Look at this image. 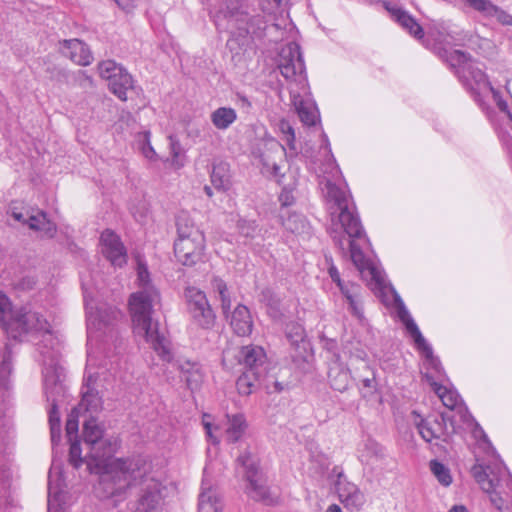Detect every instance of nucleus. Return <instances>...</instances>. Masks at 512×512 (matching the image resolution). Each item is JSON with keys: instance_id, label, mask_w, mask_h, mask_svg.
<instances>
[{"instance_id": "nucleus-37", "label": "nucleus", "mask_w": 512, "mask_h": 512, "mask_svg": "<svg viewBox=\"0 0 512 512\" xmlns=\"http://www.w3.org/2000/svg\"><path fill=\"white\" fill-rule=\"evenodd\" d=\"M429 469L432 475L435 477L437 482L442 487H449L453 482V475L450 468L437 459H433L429 462Z\"/></svg>"}, {"instance_id": "nucleus-46", "label": "nucleus", "mask_w": 512, "mask_h": 512, "mask_svg": "<svg viewBox=\"0 0 512 512\" xmlns=\"http://www.w3.org/2000/svg\"><path fill=\"white\" fill-rule=\"evenodd\" d=\"M150 137L151 134L149 131L144 132L139 139V148L145 158L154 160L157 154L151 145Z\"/></svg>"}, {"instance_id": "nucleus-52", "label": "nucleus", "mask_w": 512, "mask_h": 512, "mask_svg": "<svg viewBox=\"0 0 512 512\" xmlns=\"http://www.w3.org/2000/svg\"><path fill=\"white\" fill-rule=\"evenodd\" d=\"M59 490L58 487H54L51 480L48 482V512L51 511L54 501H58Z\"/></svg>"}, {"instance_id": "nucleus-51", "label": "nucleus", "mask_w": 512, "mask_h": 512, "mask_svg": "<svg viewBox=\"0 0 512 512\" xmlns=\"http://www.w3.org/2000/svg\"><path fill=\"white\" fill-rule=\"evenodd\" d=\"M348 310L357 319H359V320L363 319V317H364L363 297L360 296L353 302H350L348 304Z\"/></svg>"}, {"instance_id": "nucleus-14", "label": "nucleus", "mask_w": 512, "mask_h": 512, "mask_svg": "<svg viewBox=\"0 0 512 512\" xmlns=\"http://www.w3.org/2000/svg\"><path fill=\"white\" fill-rule=\"evenodd\" d=\"M97 376L86 371L82 386V399L74 409L83 417H95L103 408V400L96 389Z\"/></svg>"}, {"instance_id": "nucleus-44", "label": "nucleus", "mask_w": 512, "mask_h": 512, "mask_svg": "<svg viewBox=\"0 0 512 512\" xmlns=\"http://www.w3.org/2000/svg\"><path fill=\"white\" fill-rule=\"evenodd\" d=\"M237 229L240 235L250 239L255 238L260 232L256 221L249 219H239L237 222Z\"/></svg>"}, {"instance_id": "nucleus-48", "label": "nucleus", "mask_w": 512, "mask_h": 512, "mask_svg": "<svg viewBox=\"0 0 512 512\" xmlns=\"http://www.w3.org/2000/svg\"><path fill=\"white\" fill-rule=\"evenodd\" d=\"M286 2L287 0H266L262 10L270 15L281 14L285 11Z\"/></svg>"}, {"instance_id": "nucleus-13", "label": "nucleus", "mask_w": 512, "mask_h": 512, "mask_svg": "<svg viewBox=\"0 0 512 512\" xmlns=\"http://www.w3.org/2000/svg\"><path fill=\"white\" fill-rule=\"evenodd\" d=\"M285 156L286 150L283 144L274 138L265 139L263 148L259 150L258 155L262 163V173L274 178L282 177L280 164L284 161Z\"/></svg>"}, {"instance_id": "nucleus-40", "label": "nucleus", "mask_w": 512, "mask_h": 512, "mask_svg": "<svg viewBox=\"0 0 512 512\" xmlns=\"http://www.w3.org/2000/svg\"><path fill=\"white\" fill-rule=\"evenodd\" d=\"M286 338L291 343V345L298 347L300 343L304 341L305 331L302 325L290 322L286 325L285 329Z\"/></svg>"}, {"instance_id": "nucleus-12", "label": "nucleus", "mask_w": 512, "mask_h": 512, "mask_svg": "<svg viewBox=\"0 0 512 512\" xmlns=\"http://www.w3.org/2000/svg\"><path fill=\"white\" fill-rule=\"evenodd\" d=\"M184 295L188 312L194 323L203 329H210L214 325L215 314L206 294L196 287L189 286L185 289Z\"/></svg>"}, {"instance_id": "nucleus-64", "label": "nucleus", "mask_w": 512, "mask_h": 512, "mask_svg": "<svg viewBox=\"0 0 512 512\" xmlns=\"http://www.w3.org/2000/svg\"><path fill=\"white\" fill-rule=\"evenodd\" d=\"M508 148L510 151H512V139H510L508 142Z\"/></svg>"}, {"instance_id": "nucleus-22", "label": "nucleus", "mask_w": 512, "mask_h": 512, "mask_svg": "<svg viewBox=\"0 0 512 512\" xmlns=\"http://www.w3.org/2000/svg\"><path fill=\"white\" fill-rule=\"evenodd\" d=\"M304 155L307 158H310L312 164H321L325 168L321 169L322 172L327 173L330 169V172L335 174H341L338 165L336 164L334 155L331 151L330 142L325 133H322V144L319 148V151L316 155H308V151L305 150Z\"/></svg>"}, {"instance_id": "nucleus-17", "label": "nucleus", "mask_w": 512, "mask_h": 512, "mask_svg": "<svg viewBox=\"0 0 512 512\" xmlns=\"http://www.w3.org/2000/svg\"><path fill=\"white\" fill-rule=\"evenodd\" d=\"M205 248V237L200 236V240L196 241V237L191 239H176L174 242V253L177 260L186 266L196 264L203 254Z\"/></svg>"}, {"instance_id": "nucleus-23", "label": "nucleus", "mask_w": 512, "mask_h": 512, "mask_svg": "<svg viewBox=\"0 0 512 512\" xmlns=\"http://www.w3.org/2000/svg\"><path fill=\"white\" fill-rule=\"evenodd\" d=\"M207 470L204 469L202 480V491L199 495L198 512H220L222 509L221 500L217 497L216 491L206 479Z\"/></svg>"}, {"instance_id": "nucleus-50", "label": "nucleus", "mask_w": 512, "mask_h": 512, "mask_svg": "<svg viewBox=\"0 0 512 512\" xmlns=\"http://www.w3.org/2000/svg\"><path fill=\"white\" fill-rule=\"evenodd\" d=\"M259 300L266 306L277 309L279 305V298L274 294L270 288H265L259 295Z\"/></svg>"}, {"instance_id": "nucleus-34", "label": "nucleus", "mask_w": 512, "mask_h": 512, "mask_svg": "<svg viewBox=\"0 0 512 512\" xmlns=\"http://www.w3.org/2000/svg\"><path fill=\"white\" fill-rule=\"evenodd\" d=\"M211 183L217 190H226L230 183L229 165L224 161L213 163L210 174Z\"/></svg>"}, {"instance_id": "nucleus-36", "label": "nucleus", "mask_w": 512, "mask_h": 512, "mask_svg": "<svg viewBox=\"0 0 512 512\" xmlns=\"http://www.w3.org/2000/svg\"><path fill=\"white\" fill-rule=\"evenodd\" d=\"M283 226L287 231L300 236H308L311 230V226L306 218L297 213L289 215L288 218L283 221Z\"/></svg>"}, {"instance_id": "nucleus-4", "label": "nucleus", "mask_w": 512, "mask_h": 512, "mask_svg": "<svg viewBox=\"0 0 512 512\" xmlns=\"http://www.w3.org/2000/svg\"><path fill=\"white\" fill-rule=\"evenodd\" d=\"M427 35L434 41L432 49L448 63L477 104L484 109V99L491 95L508 123L512 125V110L509 109L500 92L491 85L484 72L483 64L473 60L470 55L461 50L448 49L452 45V36L449 33L430 30Z\"/></svg>"}, {"instance_id": "nucleus-6", "label": "nucleus", "mask_w": 512, "mask_h": 512, "mask_svg": "<svg viewBox=\"0 0 512 512\" xmlns=\"http://www.w3.org/2000/svg\"><path fill=\"white\" fill-rule=\"evenodd\" d=\"M159 302L158 290H137L129 297V310L134 334L144 338L163 361L170 363L173 355L169 342L159 331L158 321L152 318L153 308Z\"/></svg>"}, {"instance_id": "nucleus-20", "label": "nucleus", "mask_w": 512, "mask_h": 512, "mask_svg": "<svg viewBox=\"0 0 512 512\" xmlns=\"http://www.w3.org/2000/svg\"><path fill=\"white\" fill-rule=\"evenodd\" d=\"M341 477L342 474H339V480L336 485L340 501L348 509L359 510L365 502L364 494L355 484L350 482H342Z\"/></svg>"}, {"instance_id": "nucleus-10", "label": "nucleus", "mask_w": 512, "mask_h": 512, "mask_svg": "<svg viewBox=\"0 0 512 512\" xmlns=\"http://www.w3.org/2000/svg\"><path fill=\"white\" fill-rule=\"evenodd\" d=\"M141 464L143 473L134 479L123 492L107 498L122 496L130 487L139 485L140 491L134 512H161L164 503V486L160 481L147 474V464L143 459H141Z\"/></svg>"}, {"instance_id": "nucleus-18", "label": "nucleus", "mask_w": 512, "mask_h": 512, "mask_svg": "<svg viewBox=\"0 0 512 512\" xmlns=\"http://www.w3.org/2000/svg\"><path fill=\"white\" fill-rule=\"evenodd\" d=\"M237 358L243 370L266 374L267 355L263 347L253 344L242 346Z\"/></svg>"}, {"instance_id": "nucleus-3", "label": "nucleus", "mask_w": 512, "mask_h": 512, "mask_svg": "<svg viewBox=\"0 0 512 512\" xmlns=\"http://www.w3.org/2000/svg\"><path fill=\"white\" fill-rule=\"evenodd\" d=\"M8 328H15L19 333L37 332L42 339L37 343V349L42 357L43 386L47 401L51 403L49 409V425L52 446H56L61 439L60 414L58 401L66 392L62 382L64 368L60 364V344L51 333L50 324L40 313L31 311L27 307L15 310L12 318L7 322Z\"/></svg>"}, {"instance_id": "nucleus-24", "label": "nucleus", "mask_w": 512, "mask_h": 512, "mask_svg": "<svg viewBox=\"0 0 512 512\" xmlns=\"http://www.w3.org/2000/svg\"><path fill=\"white\" fill-rule=\"evenodd\" d=\"M230 325L238 336L250 335L253 321L249 309L244 305H238L232 312Z\"/></svg>"}, {"instance_id": "nucleus-35", "label": "nucleus", "mask_w": 512, "mask_h": 512, "mask_svg": "<svg viewBox=\"0 0 512 512\" xmlns=\"http://www.w3.org/2000/svg\"><path fill=\"white\" fill-rule=\"evenodd\" d=\"M264 374L259 372H250L243 370L236 381V387L241 395H250L258 386L260 379Z\"/></svg>"}, {"instance_id": "nucleus-59", "label": "nucleus", "mask_w": 512, "mask_h": 512, "mask_svg": "<svg viewBox=\"0 0 512 512\" xmlns=\"http://www.w3.org/2000/svg\"><path fill=\"white\" fill-rule=\"evenodd\" d=\"M10 370V363L4 359L0 364V374L5 373Z\"/></svg>"}, {"instance_id": "nucleus-39", "label": "nucleus", "mask_w": 512, "mask_h": 512, "mask_svg": "<svg viewBox=\"0 0 512 512\" xmlns=\"http://www.w3.org/2000/svg\"><path fill=\"white\" fill-rule=\"evenodd\" d=\"M168 139L172 165L176 169L182 168L185 165V156L181 143L174 135H169Z\"/></svg>"}, {"instance_id": "nucleus-33", "label": "nucleus", "mask_w": 512, "mask_h": 512, "mask_svg": "<svg viewBox=\"0 0 512 512\" xmlns=\"http://www.w3.org/2000/svg\"><path fill=\"white\" fill-rule=\"evenodd\" d=\"M475 11L488 18H495L504 25H512V16L494 5L490 0H481Z\"/></svg>"}, {"instance_id": "nucleus-62", "label": "nucleus", "mask_w": 512, "mask_h": 512, "mask_svg": "<svg viewBox=\"0 0 512 512\" xmlns=\"http://www.w3.org/2000/svg\"><path fill=\"white\" fill-rule=\"evenodd\" d=\"M239 98H240V100H241V102H242V104H243V105H245V106H247V107H250V106H251V103H250V101L247 99V97H245V96H240Z\"/></svg>"}, {"instance_id": "nucleus-61", "label": "nucleus", "mask_w": 512, "mask_h": 512, "mask_svg": "<svg viewBox=\"0 0 512 512\" xmlns=\"http://www.w3.org/2000/svg\"><path fill=\"white\" fill-rule=\"evenodd\" d=\"M326 512H342V510L337 504H332L327 508Z\"/></svg>"}, {"instance_id": "nucleus-56", "label": "nucleus", "mask_w": 512, "mask_h": 512, "mask_svg": "<svg viewBox=\"0 0 512 512\" xmlns=\"http://www.w3.org/2000/svg\"><path fill=\"white\" fill-rule=\"evenodd\" d=\"M203 425L206 431V435L213 444L219 443V439L212 432V424L203 420Z\"/></svg>"}, {"instance_id": "nucleus-26", "label": "nucleus", "mask_w": 512, "mask_h": 512, "mask_svg": "<svg viewBox=\"0 0 512 512\" xmlns=\"http://www.w3.org/2000/svg\"><path fill=\"white\" fill-rule=\"evenodd\" d=\"M385 457L384 448L373 439H366L358 449L359 460L367 466H374Z\"/></svg>"}, {"instance_id": "nucleus-47", "label": "nucleus", "mask_w": 512, "mask_h": 512, "mask_svg": "<svg viewBox=\"0 0 512 512\" xmlns=\"http://www.w3.org/2000/svg\"><path fill=\"white\" fill-rule=\"evenodd\" d=\"M340 291L348 304L362 296V287L351 282H347L346 285L341 286Z\"/></svg>"}, {"instance_id": "nucleus-1", "label": "nucleus", "mask_w": 512, "mask_h": 512, "mask_svg": "<svg viewBox=\"0 0 512 512\" xmlns=\"http://www.w3.org/2000/svg\"><path fill=\"white\" fill-rule=\"evenodd\" d=\"M326 201L339 210L338 218L344 231V234L331 231L334 244L343 252L347 244L350 258L362 277L369 278L373 289L378 290L381 295L385 296L388 292L391 294L396 306L397 317L413 339L416 349L424 357L426 371L423 373V378L431 385L445 407L450 410L457 409L459 412L466 410L457 390L437 382L438 380L442 381L446 376L439 358L434 356L432 346L422 335L400 296L387 283L385 274L366 257L364 248L370 246V243L358 215L349 207V199H326Z\"/></svg>"}, {"instance_id": "nucleus-27", "label": "nucleus", "mask_w": 512, "mask_h": 512, "mask_svg": "<svg viewBox=\"0 0 512 512\" xmlns=\"http://www.w3.org/2000/svg\"><path fill=\"white\" fill-rule=\"evenodd\" d=\"M28 227L46 238H53L57 231L56 224L47 218L45 212L39 210L29 215Z\"/></svg>"}, {"instance_id": "nucleus-45", "label": "nucleus", "mask_w": 512, "mask_h": 512, "mask_svg": "<svg viewBox=\"0 0 512 512\" xmlns=\"http://www.w3.org/2000/svg\"><path fill=\"white\" fill-rule=\"evenodd\" d=\"M14 312L15 310L12 308L9 297L0 290V321L7 325V322L10 321Z\"/></svg>"}, {"instance_id": "nucleus-42", "label": "nucleus", "mask_w": 512, "mask_h": 512, "mask_svg": "<svg viewBox=\"0 0 512 512\" xmlns=\"http://www.w3.org/2000/svg\"><path fill=\"white\" fill-rule=\"evenodd\" d=\"M122 66L117 64L114 60H105L98 64V71L100 76L110 82L114 76L122 70Z\"/></svg>"}, {"instance_id": "nucleus-31", "label": "nucleus", "mask_w": 512, "mask_h": 512, "mask_svg": "<svg viewBox=\"0 0 512 512\" xmlns=\"http://www.w3.org/2000/svg\"><path fill=\"white\" fill-rule=\"evenodd\" d=\"M328 378L332 389L344 392L349 387L351 376L347 368L336 363L330 367Z\"/></svg>"}, {"instance_id": "nucleus-30", "label": "nucleus", "mask_w": 512, "mask_h": 512, "mask_svg": "<svg viewBox=\"0 0 512 512\" xmlns=\"http://www.w3.org/2000/svg\"><path fill=\"white\" fill-rule=\"evenodd\" d=\"M210 120L217 130L226 131L236 122L237 112L232 107H218L210 114Z\"/></svg>"}, {"instance_id": "nucleus-57", "label": "nucleus", "mask_w": 512, "mask_h": 512, "mask_svg": "<svg viewBox=\"0 0 512 512\" xmlns=\"http://www.w3.org/2000/svg\"><path fill=\"white\" fill-rule=\"evenodd\" d=\"M362 384H363L364 388H368L370 390H375L376 389V381H375L374 377L363 379L362 380Z\"/></svg>"}, {"instance_id": "nucleus-32", "label": "nucleus", "mask_w": 512, "mask_h": 512, "mask_svg": "<svg viewBox=\"0 0 512 512\" xmlns=\"http://www.w3.org/2000/svg\"><path fill=\"white\" fill-rule=\"evenodd\" d=\"M177 239H191L196 237V241L200 240V236L204 235L194 224L193 220L186 212H181L176 218Z\"/></svg>"}, {"instance_id": "nucleus-9", "label": "nucleus", "mask_w": 512, "mask_h": 512, "mask_svg": "<svg viewBox=\"0 0 512 512\" xmlns=\"http://www.w3.org/2000/svg\"><path fill=\"white\" fill-rule=\"evenodd\" d=\"M83 290L86 308L88 344H90L93 339L98 340L108 335L112 337L116 332V322L122 317L120 310L106 304L94 306L87 300L88 292L84 284Z\"/></svg>"}, {"instance_id": "nucleus-63", "label": "nucleus", "mask_w": 512, "mask_h": 512, "mask_svg": "<svg viewBox=\"0 0 512 512\" xmlns=\"http://www.w3.org/2000/svg\"><path fill=\"white\" fill-rule=\"evenodd\" d=\"M204 191H205V193H206V195H207L208 197H212V195H213V191H212V188H211L210 186L206 185V186L204 187Z\"/></svg>"}, {"instance_id": "nucleus-53", "label": "nucleus", "mask_w": 512, "mask_h": 512, "mask_svg": "<svg viewBox=\"0 0 512 512\" xmlns=\"http://www.w3.org/2000/svg\"><path fill=\"white\" fill-rule=\"evenodd\" d=\"M328 274H329L331 280L334 283H336V285L338 286L339 289L341 288V286H344L347 284L346 282L342 281V279L340 277V273L335 265L331 264L329 266Z\"/></svg>"}, {"instance_id": "nucleus-49", "label": "nucleus", "mask_w": 512, "mask_h": 512, "mask_svg": "<svg viewBox=\"0 0 512 512\" xmlns=\"http://www.w3.org/2000/svg\"><path fill=\"white\" fill-rule=\"evenodd\" d=\"M280 130L283 134V141L290 148V150H296L295 147V132L289 122L282 121L280 123Z\"/></svg>"}, {"instance_id": "nucleus-60", "label": "nucleus", "mask_w": 512, "mask_h": 512, "mask_svg": "<svg viewBox=\"0 0 512 512\" xmlns=\"http://www.w3.org/2000/svg\"><path fill=\"white\" fill-rule=\"evenodd\" d=\"M35 284L33 279H24L21 283L23 288H31Z\"/></svg>"}, {"instance_id": "nucleus-5", "label": "nucleus", "mask_w": 512, "mask_h": 512, "mask_svg": "<svg viewBox=\"0 0 512 512\" xmlns=\"http://www.w3.org/2000/svg\"><path fill=\"white\" fill-rule=\"evenodd\" d=\"M277 67L288 82L297 86V90L290 88V97L301 122L306 126H314L320 120V115L316 104L301 94L306 92L308 83L299 44L289 42L281 48L277 57Z\"/></svg>"}, {"instance_id": "nucleus-28", "label": "nucleus", "mask_w": 512, "mask_h": 512, "mask_svg": "<svg viewBox=\"0 0 512 512\" xmlns=\"http://www.w3.org/2000/svg\"><path fill=\"white\" fill-rule=\"evenodd\" d=\"M109 90L121 101L127 100V92L133 88L132 76L123 67L118 75L108 82Z\"/></svg>"}, {"instance_id": "nucleus-8", "label": "nucleus", "mask_w": 512, "mask_h": 512, "mask_svg": "<svg viewBox=\"0 0 512 512\" xmlns=\"http://www.w3.org/2000/svg\"><path fill=\"white\" fill-rule=\"evenodd\" d=\"M237 463L244 469L247 495L266 506L276 505L279 502V495L267 485L266 478L260 471L256 458L246 451L238 456Z\"/></svg>"}, {"instance_id": "nucleus-29", "label": "nucleus", "mask_w": 512, "mask_h": 512, "mask_svg": "<svg viewBox=\"0 0 512 512\" xmlns=\"http://www.w3.org/2000/svg\"><path fill=\"white\" fill-rule=\"evenodd\" d=\"M227 427L225 430L226 440L230 443L239 441L247 429L245 416L241 413L226 415Z\"/></svg>"}, {"instance_id": "nucleus-25", "label": "nucleus", "mask_w": 512, "mask_h": 512, "mask_svg": "<svg viewBox=\"0 0 512 512\" xmlns=\"http://www.w3.org/2000/svg\"><path fill=\"white\" fill-rule=\"evenodd\" d=\"M177 368L182 374V379L191 390H197L203 382V372L199 363L178 360Z\"/></svg>"}, {"instance_id": "nucleus-7", "label": "nucleus", "mask_w": 512, "mask_h": 512, "mask_svg": "<svg viewBox=\"0 0 512 512\" xmlns=\"http://www.w3.org/2000/svg\"><path fill=\"white\" fill-rule=\"evenodd\" d=\"M211 14L219 31H230L227 46L231 50L235 44L239 48L246 45L250 34L261 36L266 27L262 16L248 17L247 12L242 10L240 0H222L219 11H211Z\"/></svg>"}, {"instance_id": "nucleus-15", "label": "nucleus", "mask_w": 512, "mask_h": 512, "mask_svg": "<svg viewBox=\"0 0 512 512\" xmlns=\"http://www.w3.org/2000/svg\"><path fill=\"white\" fill-rule=\"evenodd\" d=\"M415 414V425L421 437L426 442H432L434 439H439L444 442L448 441L449 432L447 430V420L449 418L445 414L438 416H429L422 418L420 415Z\"/></svg>"}, {"instance_id": "nucleus-16", "label": "nucleus", "mask_w": 512, "mask_h": 512, "mask_svg": "<svg viewBox=\"0 0 512 512\" xmlns=\"http://www.w3.org/2000/svg\"><path fill=\"white\" fill-rule=\"evenodd\" d=\"M101 252L114 266L123 267L127 263V251L120 237L110 229H106L100 236Z\"/></svg>"}, {"instance_id": "nucleus-54", "label": "nucleus", "mask_w": 512, "mask_h": 512, "mask_svg": "<svg viewBox=\"0 0 512 512\" xmlns=\"http://www.w3.org/2000/svg\"><path fill=\"white\" fill-rule=\"evenodd\" d=\"M279 201H280L281 205L285 206V207L292 205L294 202V197H293L292 192L290 190H288L287 188H284L279 195Z\"/></svg>"}, {"instance_id": "nucleus-43", "label": "nucleus", "mask_w": 512, "mask_h": 512, "mask_svg": "<svg viewBox=\"0 0 512 512\" xmlns=\"http://www.w3.org/2000/svg\"><path fill=\"white\" fill-rule=\"evenodd\" d=\"M79 417H83V415H81L79 412H76L75 409H73L68 416L65 429L66 436L70 444L77 440L76 438L79 429Z\"/></svg>"}, {"instance_id": "nucleus-11", "label": "nucleus", "mask_w": 512, "mask_h": 512, "mask_svg": "<svg viewBox=\"0 0 512 512\" xmlns=\"http://www.w3.org/2000/svg\"><path fill=\"white\" fill-rule=\"evenodd\" d=\"M496 469L497 471L492 469L490 466L475 464L471 469V473L476 482L480 485L481 489L489 494L492 505L499 511H502L505 506V500L497 491V488L501 477L508 473V471L504 465L497 466Z\"/></svg>"}, {"instance_id": "nucleus-55", "label": "nucleus", "mask_w": 512, "mask_h": 512, "mask_svg": "<svg viewBox=\"0 0 512 512\" xmlns=\"http://www.w3.org/2000/svg\"><path fill=\"white\" fill-rule=\"evenodd\" d=\"M29 213H23V212H19V211H16L15 209H12L11 211V216L18 222H21L23 224H27L28 225V217H29Z\"/></svg>"}, {"instance_id": "nucleus-2", "label": "nucleus", "mask_w": 512, "mask_h": 512, "mask_svg": "<svg viewBox=\"0 0 512 512\" xmlns=\"http://www.w3.org/2000/svg\"><path fill=\"white\" fill-rule=\"evenodd\" d=\"M82 437L83 447L78 440L71 443L69 462L76 469L85 463L90 473L100 475L96 487L100 497L123 492L143 473L140 457L113 458L118 447L117 440L105 434L103 425L96 417L84 418Z\"/></svg>"}, {"instance_id": "nucleus-38", "label": "nucleus", "mask_w": 512, "mask_h": 512, "mask_svg": "<svg viewBox=\"0 0 512 512\" xmlns=\"http://www.w3.org/2000/svg\"><path fill=\"white\" fill-rule=\"evenodd\" d=\"M211 284L214 292L218 294V298L221 301L223 314L227 315L231 308V299L226 283L221 278L215 277Z\"/></svg>"}, {"instance_id": "nucleus-19", "label": "nucleus", "mask_w": 512, "mask_h": 512, "mask_svg": "<svg viewBox=\"0 0 512 512\" xmlns=\"http://www.w3.org/2000/svg\"><path fill=\"white\" fill-rule=\"evenodd\" d=\"M384 6L395 22H397L411 36L421 41L426 47H429V44L424 40L425 33L423 28L412 15L395 4L385 3Z\"/></svg>"}, {"instance_id": "nucleus-41", "label": "nucleus", "mask_w": 512, "mask_h": 512, "mask_svg": "<svg viewBox=\"0 0 512 512\" xmlns=\"http://www.w3.org/2000/svg\"><path fill=\"white\" fill-rule=\"evenodd\" d=\"M137 285L138 290H157L151 283L150 273L148 271L147 265L142 261H138L137 263Z\"/></svg>"}, {"instance_id": "nucleus-21", "label": "nucleus", "mask_w": 512, "mask_h": 512, "mask_svg": "<svg viewBox=\"0 0 512 512\" xmlns=\"http://www.w3.org/2000/svg\"><path fill=\"white\" fill-rule=\"evenodd\" d=\"M61 50L66 57L78 65L87 66L93 61V56L88 46L79 39L64 40Z\"/></svg>"}, {"instance_id": "nucleus-58", "label": "nucleus", "mask_w": 512, "mask_h": 512, "mask_svg": "<svg viewBox=\"0 0 512 512\" xmlns=\"http://www.w3.org/2000/svg\"><path fill=\"white\" fill-rule=\"evenodd\" d=\"M448 512H469L467 507L462 504L453 505Z\"/></svg>"}]
</instances>
